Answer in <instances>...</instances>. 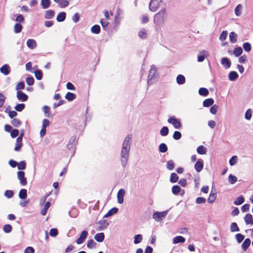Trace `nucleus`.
Masks as SVG:
<instances>
[{
	"mask_svg": "<svg viewBox=\"0 0 253 253\" xmlns=\"http://www.w3.org/2000/svg\"><path fill=\"white\" fill-rule=\"evenodd\" d=\"M168 16L167 10L165 8H162L158 13L155 14L154 22L158 26H161L164 23Z\"/></svg>",
	"mask_w": 253,
	"mask_h": 253,
	"instance_id": "obj_1",
	"label": "nucleus"
},
{
	"mask_svg": "<svg viewBox=\"0 0 253 253\" xmlns=\"http://www.w3.org/2000/svg\"><path fill=\"white\" fill-rule=\"evenodd\" d=\"M157 77L158 73L156 68L154 65H152L148 76V84H153L155 83L157 81Z\"/></svg>",
	"mask_w": 253,
	"mask_h": 253,
	"instance_id": "obj_2",
	"label": "nucleus"
},
{
	"mask_svg": "<svg viewBox=\"0 0 253 253\" xmlns=\"http://www.w3.org/2000/svg\"><path fill=\"white\" fill-rule=\"evenodd\" d=\"M130 150L122 148L121 152V161L124 167L126 165L129 157Z\"/></svg>",
	"mask_w": 253,
	"mask_h": 253,
	"instance_id": "obj_3",
	"label": "nucleus"
},
{
	"mask_svg": "<svg viewBox=\"0 0 253 253\" xmlns=\"http://www.w3.org/2000/svg\"><path fill=\"white\" fill-rule=\"evenodd\" d=\"M168 211H156L153 214V218L157 222H161L167 216Z\"/></svg>",
	"mask_w": 253,
	"mask_h": 253,
	"instance_id": "obj_4",
	"label": "nucleus"
},
{
	"mask_svg": "<svg viewBox=\"0 0 253 253\" xmlns=\"http://www.w3.org/2000/svg\"><path fill=\"white\" fill-rule=\"evenodd\" d=\"M163 0H150L149 2V9L153 11H156L160 6Z\"/></svg>",
	"mask_w": 253,
	"mask_h": 253,
	"instance_id": "obj_5",
	"label": "nucleus"
},
{
	"mask_svg": "<svg viewBox=\"0 0 253 253\" xmlns=\"http://www.w3.org/2000/svg\"><path fill=\"white\" fill-rule=\"evenodd\" d=\"M168 122L172 125L175 129H179L181 127V125L180 119L176 118L174 116H171L169 118Z\"/></svg>",
	"mask_w": 253,
	"mask_h": 253,
	"instance_id": "obj_6",
	"label": "nucleus"
},
{
	"mask_svg": "<svg viewBox=\"0 0 253 253\" xmlns=\"http://www.w3.org/2000/svg\"><path fill=\"white\" fill-rule=\"evenodd\" d=\"M125 194L126 190L124 189H121L118 191L117 195V202L118 204H122L123 203Z\"/></svg>",
	"mask_w": 253,
	"mask_h": 253,
	"instance_id": "obj_7",
	"label": "nucleus"
},
{
	"mask_svg": "<svg viewBox=\"0 0 253 253\" xmlns=\"http://www.w3.org/2000/svg\"><path fill=\"white\" fill-rule=\"evenodd\" d=\"M88 235V232L87 231L85 230H84L82 231L80 237L76 240V243L78 244H83L85 240L86 239L87 236Z\"/></svg>",
	"mask_w": 253,
	"mask_h": 253,
	"instance_id": "obj_8",
	"label": "nucleus"
},
{
	"mask_svg": "<svg viewBox=\"0 0 253 253\" xmlns=\"http://www.w3.org/2000/svg\"><path fill=\"white\" fill-rule=\"evenodd\" d=\"M131 140V136L130 135H127L124 140L122 148L130 150Z\"/></svg>",
	"mask_w": 253,
	"mask_h": 253,
	"instance_id": "obj_9",
	"label": "nucleus"
},
{
	"mask_svg": "<svg viewBox=\"0 0 253 253\" xmlns=\"http://www.w3.org/2000/svg\"><path fill=\"white\" fill-rule=\"evenodd\" d=\"M18 179L21 185L24 186L27 184V180L25 177V173L23 171H19L17 172Z\"/></svg>",
	"mask_w": 253,
	"mask_h": 253,
	"instance_id": "obj_10",
	"label": "nucleus"
},
{
	"mask_svg": "<svg viewBox=\"0 0 253 253\" xmlns=\"http://www.w3.org/2000/svg\"><path fill=\"white\" fill-rule=\"evenodd\" d=\"M209 55L208 52L206 50L201 51L197 55V60L199 62H203L206 57Z\"/></svg>",
	"mask_w": 253,
	"mask_h": 253,
	"instance_id": "obj_11",
	"label": "nucleus"
},
{
	"mask_svg": "<svg viewBox=\"0 0 253 253\" xmlns=\"http://www.w3.org/2000/svg\"><path fill=\"white\" fill-rule=\"evenodd\" d=\"M204 168L203 161L202 160H198L194 165V169L198 172H201Z\"/></svg>",
	"mask_w": 253,
	"mask_h": 253,
	"instance_id": "obj_12",
	"label": "nucleus"
},
{
	"mask_svg": "<svg viewBox=\"0 0 253 253\" xmlns=\"http://www.w3.org/2000/svg\"><path fill=\"white\" fill-rule=\"evenodd\" d=\"M17 97L19 100L22 101H26L28 99V96L21 91L17 92Z\"/></svg>",
	"mask_w": 253,
	"mask_h": 253,
	"instance_id": "obj_13",
	"label": "nucleus"
},
{
	"mask_svg": "<svg viewBox=\"0 0 253 253\" xmlns=\"http://www.w3.org/2000/svg\"><path fill=\"white\" fill-rule=\"evenodd\" d=\"M0 71L4 75H7L10 72V68L7 64H5L0 68Z\"/></svg>",
	"mask_w": 253,
	"mask_h": 253,
	"instance_id": "obj_14",
	"label": "nucleus"
},
{
	"mask_svg": "<svg viewBox=\"0 0 253 253\" xmlns=\"http://www.w3.org/2000/svg\"><path fill=\"white\" fill-rule=\"evenodd\" d=\"M61 8H64L69 5V2L67 0H53Z\"/></svg>",
	"mask_w": 253,
	"mask_h": 253,
	"instance_id": "obj_15",
	"label": "nucleus"
},
{
	"mask_svg": "<svg viewBox=\"0 0 253 253\" xmlns=\"http://www.w3.org/2000/svg\"><path fill=\"white\" fill-rule=\"evenodd\" d=\"M221 63L225 69L229 68L231 66L230 61L226 57H224L221 59Z\"/></svg>",
	"mask_w": 253,
	"mask_h": 253,
	"instance_id": "obj_16",
	"label": "nucleus"
},
{
	"mask_svg": "<svg viewBox=\"0 0 253 253\" xmlns=\"http://www.w3.org/2000/svg\"><path fill=\"white\" fill-rule=\"evenodd\" d=\"M22 136H19L16 139V143L14 148L15 151H19L22 146Z\"/></svg>",
	"mask_w": 253,
	"mask_h": 253,
	"instance_id": "obj_17",
	"label": "nucleus"
},
{
	"mask_svg": "<svg viewBox=\"0 0 253 253\" xmlns=\"http://www.w3.org/2000/svg\"><path fill=\"white\" fill-rule=\"evenodd\" d=\"M27 45L30 49H34L37 46V42L34 39H29L27 41Z\"/></svg>",
	"mask_w": 253,
	"mask_h": 253,
	"instance_id": "obj_18",
	"label": "nucleus"
},
{
	"mask_svg": "<svg viewBox=\"0 0 253 253\" xmlns=\"http://www.w3.org/2000/svg\"><path fill=\"white\" fill-rule=\"evenodd\" d=\"M94 238L98 242H102L105 238L104 234L102 232L97 233L95 235Z\"/></svg>",
	"mask_w": 253,
	"mask_h": 253,
	"instance_id": "obj_19",
	"label": "nucleus"
},
{
	"mask_svg": "<svg viewBox=\"0 0 253 253\" xmlns=\"http://www.w3.org/2000/svg\"><path fill=\"white\" fill-rule=\"evenodd\" d=\"M216 198V193L215 191H213L212 190L211 192L209 197L208 199V202L209 203H212Z\"/></svg>",
	"mask_w": 253,
	"mask_h": 253,
	"instance_id": "obj_20",
	"label": "nucleus"
},
{
	"mask_svg": "<svg viewBox=\"0 0 253 253\" xmlns=\"http://www.w3.org/2000/svg\"><path fill=\"white\" fill-rule=\"evenodd\" d=\"M239 77L238 73L235 71H231L228 75V79L231 81L237 80Z\"/></svg>",
	"mask_w": 253,
	"mask_h": 253,
	"instance_id": "obj_21",
	"label": "nucleus"
},
{
	"mask_svg": "<svg viewBox=\"0 0 253 253\" xmlns=\"http://www.w3.org/2000/svg\"><path fill=\"white\" fill-rule=\"evenodd\" d=\"M185 241V239L181 236H177L175 237L172 240V243L174 244H176L180 243H184Z\"/></svg>",
	"mask_w": 253,
	"mask_h": 253,
	"instance_id": "obj_22",
	"label": "nucleus"
},
{
	"mask_svg": "<svg viewBox=\"0 0 253 253\" xmlns=\"http://www.w3.org/2000/svg\"><path fill=\"white\" fill-rule=\"evenodd\" d=\"M244 220L246 224H253V217L251 214H247L244 217Z\"/></svg>",
	"mask_w": 253,
	"mask_h": 253,
	"instance_id": "obj_23",
	"label": "nucleus"
},
{
	"mask_svg": "<svg viewBox=\"0 0 253 253\" xmlns=\"http://www.w3.org/2000/svg\"><path fill=\"white\" fill-rule=\"evenodd\" d=\"M118 211V209L117 208H113L110 210L104 216V217H108L115 213Z\"/></svg>",
	"mask_w": 253,
	"mask_h": 253,
	"instance_id": "obj_24",
	"label": "nucleus"
},
{
	"mask_svg": "<svg viewBox=\"0 0 253 253\" xmlns=\"http://www.w3.org/2000/svg\"><path fill=\"white\" fill-rule=\"evenodd\" d=\"M214 103V100L212 98H208L205 100L203 102V106L205 107H208L212 105Z\"/></svg>",
	"mask_w": 253,
	"mask_h": 253,
	"instance_id": "obj_25",
	"label": "nucleus"
},
{
	"mask_svg": "<svg viewBox=\"0 0 253 253\" xmlns=\"http://www.w3.org/2000/svg\"><path fill=\"white\" fill-rule=\"evenodd\" d=\"M243 6L241 4H239L235 8V14L237 16H240L242 14Z\"/></svg>",
	"mask_w": 253,
	"mask_h": 253,
	"instance_id": "obj_26",
	"label": "nucleus"
},
{
	"mask_svg": "<svg viewBox=\"0 0 253 253\" xmlns=\"http://www.w3.org/2000/svg\"><path fill=\"white\" fill-rule=\"evenodd\" d=\"M33 73L35 74V76L36 78L38 80H41L42 78L43 74L41 70H36L33 71Z\"/></svg>",
	"mask_w": 253,
	"mask_h": 253,
	"instance_id": "obj_27",
	"label": "nucleus"
},
{
	"mask_svg": "<svg viewBox=\"0 0 253 253\" xmlns=\"http://www.w3.org/2000/svg\"><path fill=\"white\" fill-rule=\"evenodd\" d=\"M176 82L179 84H184L185 82L184 76L182 75H178L176 78Z\"/></svg>",
	"mask_w": 253,
	"mask_h": 253,
	"instance_id": "obj_28",
	"label": "nucleus"
},
{
	"mask_svg": "<svg viewBox=\"0 0 253 253\" xmlns=\"http://www.w3.org/2000/svg\"><path fill=\"white\" fill-rule=\"evenodd\" d=\"M251 245V240L250 239L247 238L245 239L242 245V249L246 251Z\"/></svg>",
	"mask_w": 253,
	"mask_h": 253,
	"instance_id": "obj_29",
	"label": "nucleus"
},
{
	"mask_svg": "<svg viewBox=\"0 0 253 253\" xmlns=\"http://www.w3.org/2000/svg\"><path fill=\"white\" fill-rule=\"evenodd\" d=\"M197 152L200 155H205L207 152V148L204 146L201 145L197 148Z\"/></svg>",
	"mask_w": 253,
	"mask_h": 253,
	"instance_id": "obj_30",
	"label": "nucleus"
},
{
	"mask_svg": "<svg viewBox=\"0 0 253 253\" xmlns=\"http://www.w3.org/2000/svg\"><path fill=\"white\" fill-rule=\"evenodd\" d=\"M54 15V11L52 10H48L46 11L44 17L46 19H50Z\"/></svg>",
	"mask_w": 253,
	"mask_h": 253,
	"instance_id": "obj_31",
	"label": "nucleus"
},
{
	"mask_svg": "<svg viewBox=\"0 0 253 253\" xmlns=\"http://www.w3.org/2000/svg\"><path fill=\"white\" fill-rule=\"evenodd\" d=\"M237 35L234 32H231L229 34V39L231 42L235 43L237 42Z\"/></svg>",
	"mask_w": 253,
	"mask_h": 253,
	"instance_id": "obj_32",
	"label": "nucleus"
},
{
	"mask_svg": "<svg viewBox=\"0 0 253 253\" xmlns=\"http://www.w3.org/2000/svg\"><path fill=\"white\" fill-rule=\"evenodd\" d=\"M41 4L43 9L47 8L50 4V0H41Z\"/></svg>",
	"mask_w": 253,
	"mask_h": 253,
	"instance_id": "obj_33",
	"label": "nucleus"
},
{
	"mask_svg": "<svg viewBox=\"0 0 253 253\" xmlns=\"http://www.w3.org/2000/svg\"><path fill=\"white\" fill-rule=\"evenodd\" d=\"M86 246L88 249H93L96 247V243L92 239H90L88 240Z\"/></svg>",
	"mask_w": 253,
	"mask_h": 253,
	"instance_id": "obj_34",
	"label": "nucleus"
},
{
	"mask_svg": "<svg viewBox=\"0 0 253 253\" xmlns=\"http://www.w3.org/2000/svg\"><path fill=\"white\" fill-rule=\"evenodd\" d=\"M66 13L64 12H60L57 16V20L58 22H62L64 21L66 18Z\"/></svg>",
	"mask_w": 253,
	"mask_h": 253,
	"instance_id": "obj_35",
	"label": "nucleus"
},
{
	"mask_svg": "<svg viewBox=\"0 0 253 253\" xmlns=\"http://www.w3.org/2000/svg\"><path fill=\"white\" fill-rule=\"evenodd\" d=\"M143 238L141 234H137L134 237V244H137L141 243L142 241Z\"/></svg>",
	"mask_w": 253,
	"mask_h": 253,
	"instance_id": "obj_36",
	"label": "nucleus"
},
{
	"mask_svg": "<svg viewBox=\"0 0 253 253\" xmlns=\"http://www.w3.org/2000/svg\"><path fill=\"white\" fill-rule=\"evenodd\" d=\"M244 202V198L242 196L238 197L234 202V204L236 205H240Z\"/></svg>",
	"mask_w": 253,
	"mask_h": 253,
	"instance_id": "obj_37",
	"label": "nucleus"
},
{
	"mask_svg": "<svg viewBox=\"0 0 253 253\" xmlns=\"http://www.w3.org/2000/svg\"><path fill=\"white\" fill-rule=\"evenodd\" d=\"M27 190L25 189H21L19 193V197L20 199H25L27 198Z\"/></svg>",
	"mask_w": 253,
	"mask_h": 253,
	"instance_id": "obj_38",
	"label": "nucleus"
},
{
	"mask_svg": "<svg viewBox=\"0 0 253 253\" xmlns=\"http://www.w3.org/2000/svg\"><path fill=\"white\" fill-rule=\"evenodd\" d=\"M91 32L95 34H98L100 32V28L99 25H95L91 28Z\"/></svg>",
	"mask_w": 253,
	"mask_h": 253,
	"instance_id": "obj_39",
	"label": "nucleus"
},
{
	"mask_svg": "<svg viewBox=\"0 0 253 253\" xmlns=\"http://www.w3.org/2000/svg\"><path fill=\"white\" fill-rule=\"evenodd\" d=\"M253 111L251 109H248L245 112V118L247 120H250L252 116Z\"/></svg>",
	"mask_w": 253,
	"mask_h": 253,
	"instance_id": "obj_40",
	"label": "nucleus"
},
{
	"mask_svg": "<svg viewBox=\"0 0 253 253\" xmlns=\"http://www.w3.org/2000/svg\"><path fill=\"white\" fill-rule=\"evenodd\" d=\"M169 130L167 126H163L160 130V134L163 136L167 135L169 133Z\"/></svg>",
	"mask_w": 253,
	"mask_h": 253,
	"instance_id": "obj_41",
	"label": "nucleus"
},
{
	"mask_svg": "<svg viewBox=\"0 0 253 253\" xmlns=\"http://www.w3.org/2000/svg\"><path fill=\"white\" fill-rule=\"evenodd\" d=\"M65 98L69 101H72L76 98V95L73 93L69 92L66 94Z\"/></svg>",
	"mask_w": 253,
	"mask_h": 253,
	"instance_id": "obj_42",
	"label": "nucleus"
},
{
	"mask_svg": "<svg viewBox=\"0 0 253 253\" xmlns=\"http://www.w3.org/2000/svg\"><path fill=\"white\" fill-rule=\"evenodd\" d=\"M199 93L201 95L206 96L209 94V91L206 88L201 87L199 90Z\"/></svg>",
	"mask_w": 253,
	"mask_h": 253,
	"instance_id": "obj_43",
	"label": "nucleus"
},
{
	"mask_svg": "<svg viewBox=\"0 0 253 253\" xmlns=\"http://www.w3.org/2000/svg\"><path fill=\"white\" fill-rule=\"evenodd\" d=\"M50 206V203L49 202H47L45 203L43 209L41 211V214L42 215H44L46 214L47 211L49 208Z\"/></svg>",
	"mask_w": 253,
	"mask_h": 253,
	"instance_id": "obj_44",
	"label": "nucleus"
},
{
	"mask_svg": "<svg viewBox=\"0 0 253 253\" xmlns=\"http://www.w3.org/2000/svg\"><path fill=\"white\" fill-rule=\"evenodd\" d=\"M228 180L230 184H234L237 181V178L232 174H229L228 176Z\"/></svg>",
	"mask_w": 253,
	"mask_h": 253,
	"instance_id": "obj_45",
	"label": "nucleus"
},
{
	"mask_svg": "<svg viewBox=\"0 0 253 253\" xmlns=\"http://www.w3.org/2000/svg\"><path fill=\"white\" fill-rule=\"evenodd\" d=\"M159 151L161 153H165L168 150V147L166 144L161 143L159 147Z\"/></svg>",
	"mask_w": 253,
	"mask_h": 253,
	"instance_id": "obj_46",
	"label": "nucleus"
},
{
	"mask_svg": "<svg viewBox=\"0 0 253 253\" xmlns=\"http://www.w3.org/2000/svg\"><path fill=\"white\" fill-rule=\"evenodd\" d=\"M238 161V157L236 156H233L229 160V164L231 166H234L236 164Z\"/></svg>",
	"mask_w": 253,
	"mask_h": 253,
	"instance_id": "obj_47",
	"label": "nucleus"
},
{
	"mask_svg": "<svg viewBox=\"0 0 253 253\" xmlns=\"http://www.w3.org/2000/svg\"><path fill=\"white\" fill-rule=\"evenodd\" d=\"M243 50L241 47H236L234 50V54L236 57L240 56Z\"/></svg>",
	"mask_w": 253,
	"mask_h": 253,
	"instance_id": "obj_48",
	"label": "nucleus"
},
{
	"mask_svg": "<svg viewBox=\"0 0 253 253\" xmlns=\"http://www.w3.org/2000/svg\"><path fill=\"white\" fill-rule=\"evenodd\" d=\"M181 191L180 187L178 185L173 186L172 188V192L173 194L176 195Z\"/></svg>",
	"mask_w": 253,
	"mask_h": 253,
	"instance_id": "obj_49",
	"label": "nucleus"
},
{
	"mask_svg": "<svg viewBox=\"0 0 253 253\" xmlns=\"http://www.w3.org/2000/svg\"><path fill=\"white\" fill-rule=\"evenodd\" d=\"M12 230V226L10 224H6L3 227V231L6 233H10Z\"/></svg>",
	"mask_w": 253,
	"mask_h": 253,
	"instance_id": "obj_50",
	"label": "nucleus"
},
{
	"mask_svg": "<svg viewBox=\"0 0 253 253\" xmlns=\"http://www.w3.org/2000/svg\"><path fill=\"white\" fill-rule=\"evenodd\" d=\"M178 179V176L175 173H172L170 177V181L172 183H175L177 182Z\"/></svg>",
	"mask_w": 253,
	"mask_h": 253,
	"instance_id": "obj_51",
	"label": "nucleus"
},
{
	"mask_svg": "<svg viewBox=\"0 0 253 253\" xmlns=\"http://www.w3.org/2000/svg\"><path fill=\"white\" fill-rule=\"evenodd\" d=\"M243 48L246 52H250L251 50V45L249 42H245L243 45Z\"/></svg>",
	"mask_w": 253,
	"mask_h": 253,
	"instance_id": "obj_52",
	"label": "nucleus"
},
{
	"mask_svg": "<svg viewBox=\"0 0 253 253\" xmlns=\"http://www.w3.org/2000/svg\"><path fill=\"white\" fill-rule=\"evenodd\" d=\"M22 29V26L21 24L19 23H17L14 25V32L16 33H20Z\"/></svg>",
	"mask_w": 253,
	"mask_h": 253,
	"instance_id": "obj_53",
	"label": "nucleus"
},
{
	"mask_svg": "<svg viewBox=\"0 0 253 253\" xmlns=\"http://www.w3.org/2000/svg\"><path fill=\"white\" fill-rule=\"evenodd\" d=\"M138 36H139V38H142V39H144V38H146V37H147L146 30L144 29L141 30L138 33Z\"/></svg>",
	"mask_w": 253,
	"mask_h": 253,
	"instance_id": "obj_54",
	"label": "nucleus"
},
{
	"mask_svg": "<svg viewBox=\"0 0 253 253\" xmlns=\"http://www.w3.org/2000/svg\"><path fill=\"white\" fill-rule=\"evenodd\" d=\"M230 230L231 232L238 231L239 230V229L236 223L233 222L231 224Z\"/></svg>",
	"mask_w": 253,
	"mask_h": 253,
	"instance_id": "obj_55",
	"label": "nucleus"
},
{
	"mask_svg": "<svg viewBox=\"0 0 253 253\" xmlns=\"http://www.w3.org/2000/svg\"><path fill=\"white\" fill-rule=\"evenodd\" d=\"M26 84L29 85H32L34 84V79L32 77H27L26 79Z\"/></svg>",
	"mask_w": 253,
	"mask_h": 253,
	"instance_id": "obj_56",
	"label": "nucleus"
},
{
	"mask_svg": "<svg viewBox=\"0 0 253 253\" xmlns=\"http://www.w3.org/2000/svg\"><path fill=\"white\" fill-rule=\"evenodd\" d=\"M42 110L46 117H49L50 108L47 106H44L42 107Z\"/></svg>",
	"mask_w": 253,
	"mask_h": 253,
	"instance_id": "obj_57",
	"label": "nucleus"
},
{
	"mask_svg": "<svg viewBox=\"0 0 253 253\" xmlns=\"http://www.w3.org/2000/svg\"><path fill=\"white\" fill-rule=\"evenodd\" d=\"M25 87V84L24 82H21L18 83L16 86V90L19 91L20 89H23Z\"/></svg>",
	"mask_w": 253,
	"mask_h": 253,
	"instance_id": "obj_58",
	"label": "nucleus"
},
{
	"mask_svg": "<svg viewBox=\"0 0 253 253\" xmlns=\"http://www.w3.org/2000/svg\"><path fill=\"white\" fill-rule=\"evenodd\" d=\"M181 137V133L178 131H174L173 135V138L175 140H179Z\"/></svg>",
	"mask_w": 253,
	"mask_h": 253,
	"instance_id": "obj_59",
	"label": "nucleus"
},
{
	"mask_svg": "<svg viewBox=\"0 0 253 253\" xmlns=\"http://www.w3.org/2000/svg\"><path fill=\"white\" fill-rule=\"evenodd\" d=\"M227 36V32L223 31L219 36V40L221 41H224Z\"/></svg>",
	"mask_w": 253,
	"mask_h": 253,
	"instance_id": "obj_60",
	"label": "nucleus"
},
{
	"mask_svg": "<svg viewBox=\"0 0 253 253\" xmlns=\"http://www.w3.org/2000/svg\"><path fill=\"white\" fill-rule=\"evenodd\" d=\"M4 195L7 198H11L13 196V192L11 190H6L4 192Z\"/></svg>",
	"mask_w": 253,
	"mask_h": 253,
	"instance_id": "obj_61",
	"label": "nucleus"
},
{
	"mask_svg": "<svg viewBox=\"0 0 253 253\" xmlns=\"http://www.w3.org/2000/svg\"><path fill=\"white\" fill-rule=\"evenodd\" d=\"M50 122L48 119H44L43 120L42 122V127L46 128L49 126Z\"/></svg>",
	"mask_w": 253,
	"mask_h": 253,
	"instance_id": "obj_62",
	"label": "nucleus"
},
{
	"mask_svg": "<svg viewBox=\"0 0 253 253\" xmlns=\"http://www.w3.org/2000/svg\"><path fill=\"white\" fill-rule=\"evenodd\" d=\"M218 106L216 105H214L211 106V107L210 108V112L215 115L216 114L217 111Z\"/></svg>",
	"mask_w": 253,
	"mask_h": 253,
	"instance_id": "obj_63",
	"label": "nucleus"
},
{
	"mask_svg": "<svg viewBox=\"0 0 253 253\" xmlns=\"http://www.w3.org/2000/svg\"><path fill=\"white\" fill-rule=\"evenodd\" d=\"M35 250L33 247H28L24 251V253H34Z\"/></svg>",
	"mask_w": 253,
	"mask_h": 253,
	"instance_id": "obj_64",
	"label": "nucleus"
}]
</instances>
